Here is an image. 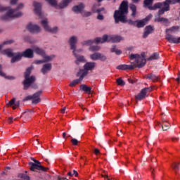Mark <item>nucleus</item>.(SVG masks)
<instances>
[{"instance_id":"nucleus-62","label":"nucleus","mask_w":180,"mask_h":180,"mask_svg":"<svg viewBox=\"0 0 180 180\" xmlns=\"http://www.w3.org/2000/svg\"><path fill=\"white\" fill-rule=\"evenodd\" d=\"M169 4H172V5H175V4H178V0H169Z\"/></svg>"},{"instance_id":"nucleus-10","label":"nucleus","mask_w":180,"mask_h":180,"mask_svg":"<svg viewBox=\"0 0 180 180\" xmlns=\"http://www.w3.org/2000/svg\"><path fill=\"white\" fill-rule=\"evenodd\" d=\"M153 91V87H146L143 89L139 94L135 96V99L137 101H143L146 96H147L148 92H151Z\"/></svg>"},{"instance_id":"nucleus-48","label":"nucleus","mask_w":180,"mask_h":180,"mask_svg":"<svg viewBox=\"0 0 180 180\" xmlns=\"http://www.w3.org/2000/svg\"><path fill=\"white\" fill-rule=\"evenodd\" d=\"M172 168H173L174 172H176V174L178 172V171H179V165H178V164H176V163H174L172 165Z\"/></svg>"},{"instance_id":"nucleus-1","label":"nucleus","mask_w":180,"mask_h":180,"mask_svg":"<svg viewBox=\"0 0 180 180\" xmlns=\"http://www.w3.org/2000/svg\"><path fill=\"white\" fill-rule=\"evenodd\" d=\"M129 13V2L123 1L120 5L119 9L115 10L113 15L115 23H128L129 25H136V22L128 20L127 14Z\"/></svg>"},{"instance_id":"nucleus-26","label":"nucleus","mask_w":180,"mask_h":180,"mask_svg":"<svg viewBox=\"0 0 180 180\" xmlns=\"http://www.w3.org/2000/svg\"><path fill=\"white\" fill-rule=\"evenodd\" d=\"M117 70H134V66L131 63V65H120L117 67Z\"/></svg>"},{"instance_id":"nucleus-64","label":"nucleus","mask_w":180,"mask_h":180,"mask_svg":"<svg viewBox=\"0 0 180 180\" xmlns=\"http://www.w3.org/2000/svg\"><path fill=\"white\" fill-rule=\"evenodd\" d=\"M44 155L45 157H50V150L44 152Z\"/></svg>"},{"instance_id":"nucleus-49","label":"nucleus","mask_w":180,"mask_h":180,"mask_svg":"<svg viewBox=\"0 0 180 180\" xmlns=\"http://www.w3.org/2000/svg\"><path fill=\"white\" fill-rule=\"evenodd\" d=\"M165 12H167V10L162 8L158 11V16H162V15H164V13H165Z\"/></svg>"},{"instance_id":"nucleus-21","label":"nucleus","mask_w":180,"mask_h":180,"mask_svg":"<svg viewBox=\"0 0 180 180\" xmlns=\"http://www.w3.org/2000/svg\"><path fill=\"white\" fill-rule=\"evenodd\" d=\"M21 54L25 58H33L34 57L33 49H27L25 51H22Z\"/></svg>"},{"instance_id":"nucleus-12","label":"nucleus","mask_w":180,"mask_h":180,"mask_svg":"<svg viewBox=\"0 0 180 180\" xmlns=\"http://www.w3.org/2000/svg\"><path fill=\"white\" fill-rule=\"evenodd\" d=\"M166 40L169 41V43H174V44H178L179 43L180 38L176 37L169 32H166V36H165Z\"/></svg>"},{"instance_id":"nucleus-41","label":"nucleus","mask_w":180,"mask_h":180,"mask_svg":"<svg viewBox=\"0 0 180 180\" xmlns=\"http://www.w3.org/2000/svg\"><path fill=\"white\" fill-rule=\"evenodd\" d=\"M46 1L48 2L51 6H53V8H56L58 5L57 0H46Z\"/></svg>"},{"instance_id":"nucleus-38","label":"nucleus","mask_w":180,"mask_h":180,"mask_svg":"<svg viewBox=\"0 0 180 180\" xmlns=\"http://www.w3.org/2000/svg\"><path fill=\"white\" fill-rule=\"evenodd\" d=\"M18 178H20V179H22V180H30V176L23 173H19Z\"/></svg>"},{"instance_id":"nucleus-15","label":"nucleus","mask_w":180,"mask_h":180,"mask_svg":"<svg viewBox=\"0 0 180 180\" xmlns=\"http://www.w3.org/2000/svg\"><path fill=\"white\" fill-rule=\"evenodd\" d=\"M34 12L39 18H43V12H41V4L34 1L33 3Z\"/></svg>"},{"instance_id":"nucleus-43","label":"nucleus","mask_w":180,"mask_h":180,"mask_svg":"<svg viewBox=\"0 0 180 180\" xmlns=\"http://www.w3.org/2000/svg\"><path fill=\"white\" fill-rule=\"evenodd\" d=\"M81 15L83 16V18H89V16L92 15V12L83 10Z\"/></svg>"},{"instance_id":"nucleus-60","label":"nucleus","mask_w":180,"mask_h":180,"mask_svg":"<svg viewBox=\"0 0 180 180\" xmlns=\"http://www.w3.org/2000/svg\"><path fill=\"white\" fill-rule=\"evenodd\" d=\"M18 0H10V5H16Z\"/></svg>"},{"instance_id":"nucleus-50","label":"nucleus","mask_w":180,"mask_h":180,"mask_svg":"<svg viewBox=\"0 0 180 180\" xmlns=\"http://www.w3.org/2000/svg\"><path fill=\"white\" fill-rule=\"evenodd\" d=\"M15 102H16V98H13L6 105L7 106H13V105H15Z\"/></svg>"},{"instance_id":"nucleus-20","label":"nucleus","mask_w":180,"mask_h":180,"mask_svg":"<svg viewBox=\"0 0 180 180\" xmlns=\"http://www.w3.org/2000/svg\"><path fill=\"white\" fill-rule=\"evenodd\" d=\"M22 53L20 52H16L13 53V56H11V64H13V63H16L18 61H20L22 60Z\"/></svg>"},{"instance_id":"nucleus-44","label":"nucleus","mask_w":180,"mask_h":180,"mask_svg":"<svg viewBox=\"0 0 180 180\" xmlns=\"http://www.w3.org/2000/svg\"><path fill=\"white\" fill-rule=\"evenodd\" d=\"M116 82H117V85H119L120 86H124V85H126V82H124V81H123L122 77L117 79Z\"/></svg>"},{"instance_id":"nucleus-25","label":"nucleus","mask_w":180,"mask_h":180,"mask_svg":"<svg viewBox=\"0 0 180 180\" xmlns=\"http://www.w3.org/2000/svg\"><path fill=\"white\" fill-rule=\"evenodd\" d=\"M80 91H83L84 92H86V94H92V88L91 86H86V84H82L79 86Z\"/></svg>"},{"instance_id":"nucleus-18","label":"nucleus","mask_w":180,"mask_h":180,"mask_svg":"<svg viewBox=\"0 0 180 180\" xmlns=\"http://www.w3.org/2000/svg\"><path fill=\"white\" fill-rule=\"evenodd\" d=\"M72 53L76 58V61H75V64H77V65H79L80 63H86V60L85 59V57H84V56L77 54V53H75V51H73Z\"/></svg>"},{"instance_id":"nucleus-33","label":"nucleus","mask_w":180,"mask_h":180,"mask_svg":"<svg viewBox=\"0 0 180 180\" xmlns=\"http://www.w3.org/2000/svg\"><path fill=\"white\" fill-rule=\"evenodd\" d=\"M129 9L132 11L131 15L132 18H136V13L137 12V7H136V5L131 4H129Z\"/></svg>"},{"instance_id":"nucleus-14","label":"nucleus","mask_w":180,"mask_h":180,"mask_svg":"<svg viewBox=\"0 0 180 180\" xmlns=\"http://www.w3.org/2000/svg\"><path fill=\"white\" fill-rule=\"evenodd\" d=\"M41 94H43V91L41 90L35 92L32 95V103H33L34 105H37V103H40V102H41V98H40V96L41 95Z\"/></svg>"},{"instance_id":"nucleus-32","label":"nucleus","mask_w":180,"mask_h":180,"mask_svg":"<svg viewBox=\"0 0 180 180\" xmlns=\"http://www.w3.org/2000/svg\"><path fill=\"white\" fill-rule=\"evenodd\" d=\"M72 0H63L60 4H59V8L60 9H64V8H67L68 6V4L71 2Z\"/></svg>"},{"instance_id":"nucleus-34","label":"nucleus","mask_w":180,"mask_h":180,"mask_svg":"<svg viewBox=\"0 0 180 180\" xmlns=\"http://www.w3.org/2000/svg\"><path fill=\"white\" fill-rule=\"evenodd\" d=\"M158 58H160V53H154L148 58H147V60L153 61V60H158Z\"/></svg>"},{"instance_id":"nucleus-19","label":"nucleus","mask_w":180,"mask_h":180,"mask_svg":"<svg viewBox=\"0 0 180 180\" xmlns=\"http://www.w3.org/2000/svg\"><path fill=\"white\" fill-rule=\"evenodd\" d=\"M79 77V79H75L70 82V86H75L77 84H79V82H82V79L86 77V72L81 74Z\"/></svg>"},{"instance_id":"nucleus-7","label":"nucleus","mask_w":180,"mask_h":180,"mask_svg":"<svg viewBox=\"0 0 180 180\" xmlns=\"http://www.w3.org/2000/svg\"><path fill=\"white\" fill-rule=\"evenodd\" d=\"M169 0H165L164 2H158L155 3L153 5V7H149L150 11H156V9H161L162 8L165 11H169Z\"/></svg>"},{"instance_id":"nucleus-52","label":"nucleus","mask_w":180,"mask_h":180,"mask_svg":"<svg viewBox=\"0 0 180 180\" xmlns=\"http://www.w3.org/2000/svg\"><path fill=\"white\" fill-rule=\"evenodd\" d=\"M20 105V101H15L14 106H12V108L13 110H15V109H16V108H19Z\"/></svg>"},{"instance_id":"nucleus-29","label":"nucleus","mask_w":180,"mask_h":180,"mask_svg":"<svg viewBox=\"0 0 180 180\" xmlns=\"http://www.w3.org/2000/svg\"><path fill=\"white\" fill-rule=\"evenodd\" d=\"M146 78H147V79H150L151 81H153V82H157V81H158L160 77H158L153 73H150L146 75Z\"/></svg>"},{"instance_id":"nucleus-30","label":"nucleus","mask_w":180,"mask_h":180,"mask_svg":"<svg viewBox=\"0 0 180 180\" xmlns=\"http://www.w3.org/2000/svg\"><path fill=\"white\" fill-rule=\"evenodd\" d=\"M41 25L42 27H44L45 32H47L50 28V25H49V21H47V18H45L41 21Z\"/></svg>"},{"instance_id":"nucleus-6","label":"nucleus","mask_w":180,"mask_h":180,"mask_svg":"<svg viewBox=\"0 0 180 180\" xmlns=\"http://www.w3.org/2000/svg\"><path fill=\"white\" fill-rule=\"evenodd\" d=\"M96 67V63L95 62H86L84 65V69H79V72L77 73V77H79L84 72H86V75H88V71H92V70L95 69Z\"/></svg>"},{"instance_id":"nucleus-31","label":"nucleus","mask_w":180,"mask_h":180,"mask_svg":"<svg viewBox=\"0 0 180 180\" xmlns=\"http://www.w3.org/2000/svg\"><path fill=\"white\" fill-rule=\"evenodd\" d=\"M154 2V0H144L143 1V6L144 8H148L150 10V8H153L154 6H153V4Z\"/></svg>"},{"instance_id":"nucleus-61","label":"nucleus","mask_w":180,"mask_h":180,"mask_svg":"<svg viewBox=\"0 0 180 180\" xmlns=\"http://www.w3.org/2000/svg\"><path fill=\"white\" fill-rule=\"evenodd\" d=\"M23 6H25V5H24L23 4H20L17 6L16 9H18V11H19V9H23Z\"/></svg>"},{"instance_id":"nucleus-27","label":"nucleus","mask_w":180,"mask_h":180,"mask_svg":"<svg viewBox=\"0 0 180 180\" xmlns=\"http://www.w3.org/2000/svg\"><path fill=\"white\" fill-rule=\"evenodd\" d=\"M180 26H173L170 28H167L165 30V33H177V32H179Z\"/></svg>"},{"instance_id":"nucleus-45","label":"nucleus","mask_w":180,"mask_h":180,"mask_svg":"<svg viewBox=\"0 0 180 180\" xmlns=\"http://www.w3.org/2000/svg\"><path fill=\"white\" fill-rule=\"evenodd\" d=\"M89 51H99L101 50V46H91L89 48Z\"/></svg>"},{"instance_id":"nucleus-39","label":"nucleus","mask_w":180,"mask_h":180,"mask_svg":"<svg viewBox=\"0 0 180 180\" xmlns=\"http://www.w3.org/2000/svg\"><path fill=\"white\" fill-rule=\"evenodd\" d=\"M44 57V63H49V61H51V60H53V58H54V55L51 56H46V52L44 53V56H42Z\"/></svg>"},{"instance_id":"nucleus-24","label":"nucleus","mask_w":180,"mask_h":180,"mask_svg":"<svg viewBox=\"0 0 180 180\" xmlns=\"http://www.w3.org/2000/svg\"><path fill=\"white\" fill-rule=\"evenodd\" d=\"M32 51L33 53H36V54H39V56H44V50L43 49L37 46H32Z\"/></svg>"},{"instance_id":"nucleus-51","label":"nucleus","mask_w":180,"mask_h":180,"mask_svg":"<svg viewBox=\"0 0 180 180\" xmlns=\"http://www.w3.org/2000/svg\"><path fill=\"white\" fill-rule=\"evenodd\" d=\"M101 12H104V13H106V11H105V7L97 8V11H96V13H98V15L101 13Z\"/></svg>"},{"instance_id":"nucleus-47","label":"nucleus","mask_w":180,"mask_h":180,"mask_svg":"<svg viewBox=\"0 0 180 180\" xmlns=\"http://www.w3.org/2000/svg\"><path fill=\"white\" fill-rule=\"evenodd\" d=\"M2 70H4V68L2 65L0 64V77H6V73Z\"/></svg>"},{"instance_id":"nucleus-22","label":"nucleus","mask_w":180,"mask_h":180,"mask_svg":"<svg viewBox=\"0 0 180 180\" xmlns=\"http://www.w3.org/2000/svg\"><path fill=\"white\" fill-rule=\"evenodd\" d=\"M51 68H52L51 63H46L43 65L41 70V72H42V74L45 75V74H47L49 71H51Z\"/></svg>"},{"instance_id":"nucleus-35","label":"nucleus","mask_w":180,"mask_h":180,"mask_svg":"<svg viewBox=\"0 0 180 180\" xmlns=\"http://www.w3.org/2000/svg\"><path fill=\"white\" fill-rule=\"evenodd\" d=\"M155 22H162L165 25H168V23H169V20H168L167 18L160 17L156 18Z\"/></svg>"},{"instance_id":"nucleus-53","label":"nucleus","mask_w":180,"mask_h":180,"mask_svg":"<svg viewBox=\"0 0 180 180\" xmlns=\"http://www.w3.org/2000/svg\"><path fill=\"white\" fill-rule=\"evenodd\" d=\"M97 19H98V20H104L105 16H103V15H102V13H98L97 15Z\"/></svg>"},{"instance_id":"nucleus-58","label":"nucleus","mask_w":180,"mask_h":180,"mask_svg":"<svg viewBox=\"0 0 180 180\" xmlns=\"http://www.w3.org/2000/svg\"><path fill=\"white\" fill-rule=\"evenodd\" d=\"M14 42H15V41L11 39V40L4 41L2 44H4V46H5V44H12Z\"/></svg>"},{"instance_id":"nucleus-42","label":"nucleus","mask_w":180,"mask_h":180,"mask_svg":"<svg viewBox=\"0 0 180 180\" xmlns=\"http://www.w3.org/2000/svg\"><path fill=\"white\" fill-rule=\"evenodd\" d=\"M162 130H164V131L168 130V129H169V127H171V124H169V123L168 122H163V124L161 125Z\"/></svg>"},{"instance_id":"nucleus-57","label":"nucleus","mask_w":180,"mask_h":180,"mask_svg":"<svg viewBox=\"0 0 180 180\" xmlns=\"http://www.w3.org/2000/svg\"><path fill=\"white\" fill-rule=\"evenodd\" d=\"M140 57L144 60V63H147L148 60L146 59V53H141Z\"/></svg>"},{"instance_id":"nucleus-3","label":"nucleus","mask_w":180,"mask_h":180,"mask_svg":"<svg viewBox=\"0 0 180 180\" xmlns=\"http://www.w3.org/2000/svg\"><path fill=\"white\" fill-rule=\"evenodd\" d=\"M32 70H33V68H28L25 74H24V81L22 82V84L24 85V89L27 90L29 88H33V89H37L39 88V86H37V84H34L36 82V77L35 76H30V74H32Z\"/></svg>"},{"instance_id":"nucleus-17","label":"nucleus","mask_w":180,"mask_h":180,"mask_svg":"<svg viewBox=\"0 0 180 180\" xmlns=\"http://www.w3.org/2000/svg\"><path fill=\"white\" fill-rule=\"evenodd\" d=\"M84 9H85V4L84 3H80L77 6L72 7V11L75 13H82Z\"/></svg>"},{"instance_id":"nucleus-16","label":"nucleus","mask_w":180,"mask_h":180,"mask_svg":"<svg viewBox=\"0 0 180 180\" xmlns=\"http://www.w3.org/2000/svg\"><path fill=\"white\" fill-rule=\"evenodd\" d=\"M154 32V26L148 25L145 27V31L142 35L143 39H147L151 33Z\"/></svg>"},{"instance_id":"nucleus-2","label":"nucleus","mask_w":180,"mask_h":180,"mask_svg":"<svg viewBox=\"0 0 180 180\" xmlns=\"http://www.w3.org/2000/svg\"><path fill=\"white\" fill-rule=\"evenodd\" d=\"M0 12L3 13L1 16H0V19L3 20V22H8L9 19L21 18V16L23 15L22 11L17 8L9 10V7H4L1 5H0Z\"/></svg>"},{"instance_id":"nucleus-11","label":"nucleus","mask_w":180,"mask_h":180,"mask_svg":"<svg viewBox=\"0 0 180 180\" xmlns=\"http://www.w3.org/2000/svg\"><path fill=\"white\" fill-rule=\"evenodd\" d=\"M68 43L70 46V50H72V51H77V43H78V37L75 35L70 37L68 41Z\"/></svg>"},{"instance_id":"nucleus-40","label":"nucleus","mask_w":180,"mask_h":180,"mask_svg":"<svg viewBox=\"0 0 180 180\" xmlns=\"http://www.w3.org/2000/svg\"><path fill=\"white\" fill-rule=\"evenodd\" d=\"M137 22L136 27L140 28V27H144L147 23L144 21V20L136 21Z\"/></svg>"},{"instance_id":"nucleus-56","label":"nucleus","mask_w":180,"mask_h":180,"mask_svg":"<svg viewBox=\"0 0 180 180\" xmlns=\"http://www.w3.org/2000/svg\"><path fill=\"white\" fill-rule=\"evenodd\" d=\"M30 100L33 101V97H32V96H26V97L22 100V101H23V102H26V101H30Z\"/></svg>"},{"instance_id":"nucleus-46","label":"nucleus","mask_w":180,"mask_h":180,"mask_svg":"<svg viewBox=\"0 0 180 180\" xmlns=\"http://www.w3.org/2000/svg\"><path fill=\"white\" fill-rule=\"evenodd\" d=\"M100 6L101 4L99 3L94 4L91 7V12H93V13H96V11L98 9V7Z\"/></svg>"},{"instance_id":"nucleus-36","label":"nucleus","mask_w":180,"mask_h":180,"mask_svg":"<svg viewBox=\"0 0 180 180\" xmlns=\"http://www.w3.org/2000/svg\"><path fill=\"white\" fill-rule=\"evenodd\" d=\"M111 53H115V54H117V56H120V54H122V51L117 49V48H116V45H113L110 49Z\"/></svg>"},{"instance_id":"nucleus-28","label":"nucleus","mask_w":180,"mask_h":180,"mask_svg":"<svg viewBox=\"0 0 180 180\" xmlns=\"http://www.w3.org/2000/svg\"><path fill=\"white\" fill-rule=\"evenodd\" d=\"M1 53H3L4 56H7V57L12 58V56H13V49H7L3 50L1 51Z\"/></svg>"},{"instance_id":"nucleus-54","label":"nucleus","mask_w":180,"mask_h":180,"mask_svg":"<svg viewBox=\"0 0 180 180\" xmlns=\"http://www.w3.org/2000/svg\"><path fill=\"white\" fill-rule=\"evenodd\" d=\"M71 143L73 146H78V143H79V141L77 140V139H72Z\"/></svg>"},{"instance_id":"nucleus-4","label":"nucleus","mask_w":180,"mask_h":180,"mask_svg":"<svg viewBox=\"0 0 180 180\" xmlns=\"http://www.w3.org/2000/svg\"><path fill=\"white\" fill-rule=\"evenodd\" d=\"M122 40H124L123 37L120 35H108L104 34L101 38H97L96 41L97 43H120Z\"/></svg>"},{"instance_id":"nucleus-5","label":"nucleus","mask_w":180,"mask_h":180,"mask_svg":"<svg viewBox=\"0 0 180 180\" xmlns=\"http://www.w3.org/2000/svg\"><path fill=\"white\" fill-rule=\"evenodd\" d=\"M130 60H135L134 62H131L134 68H143L146 65L147 62H144L141 56L139 54H131L129 56Z\"/></svg>"},{"instance_id":"nucleus-9","label":"nucleus","mask_w":180,"mask_h":180,"mask_svg":"<svg viewBox=\"0 0 180 180\" xmlns=\"http://www.w3.org/2000/svg\"><path fill=\"white\" fill-rule=\"evenodd\" d=\"M28 165L30 167V171H32L33 172H37V171H44V172H46V171L49 169V168L44 167L41 166V165L34 164V162H30L28 163Z\"/></svg>"},{"instance_id":"nucleus-8","label":"nucleus","mask_w":180,"mask_h":180,"mask_svg":"<svg viewBox=\"0 0 180 180\" xmlns=\"http://www.w3.org/2000/svg\"><path fill=\"white\" fill-rule=\"evenodd\" d=\"M89 58L92 60V61H102L103 63H105L108 61V56L103 53H101L99 52H95L89 56Z\"/></svg>"},{"instance_id":"nucleus-13","label":"nucleus","mask_w":180,"mask_h":180,"mask_svg":"<svg viewBox=\"0 0 180 180\" xmlns=\"http://www.w3.org/2000/svg\"><path fill=\"white\" fill-rule=\"evenodd\" d=\"M27 29L30 33H40L41 32V28L40 26L34 24H29Z\"/></svg>"},{"instance_id":"nucleus-37","label":"nucleus","mask_w":180,"mask_h":180,"mask_svg":"<svg viewBox=\"0 0 180 180\" xmlns=\"http://www.w3.org/2000/svg\"><path fill=\"white\" fill-rule=\"evenodd\" d=\"M48 32L49 33H52L53 34H56L58 32V27H49V28L48 29Z\"/></svg>"},{"instance_id":"nucleus-23","label":"nucleus","mask_w":180,"mask_h":180,"mask_svg":"<svg viewBox=\"0 0 180 180\" xmlns=\"http://www.w3.org/2000/svg\"><path fill=\"white\" fill-rule=\"evenodd\" d=\"M97 38L98 37L95 38L94 40L89 39V40L83 41L81 42V44H82V46H90V47H91V44H99V43H101V42L96 41Z\"/></svg>"},{"instance_id":"nucleus-59","label":"nucleus","mask_w":180,"mask_h":180,"mask_svg":"<svg viewBox=\"0 0 180 180\" xmlns=\"http://www.w3.org/2000/svg\"><path fill=\"white\" fill-rule=\"evenodd\" d=\"M44 62V60H35L34 64L39 65V64H43Z\"/></svg>"},{"instance_id":"nucleus-63","label":"nucleus","mask_w":180,"mask_h":180,"mask_svg":"<svg viewBox=\"0 0 180 180\" xmlns=\"http://www.w3.org/2000/svg\"><path fill=\"white\" fill-rule=\"evenodd\" d=\"M94 154H96V155H98V154H101V151L98 148H94Z\"/></svg>"},{"instance_id":"nucleus-55","label":"nucleus","mask_w":180,"mask_h":180,"mask_svg":"<svg viewBox=\"0 0 180 180\" xmlns=\"http://www.w3.org/2000/svg\"><path fill=\"white\" fill-rule=\"evenodd\" d=\"M153 18V15L149 14L146 18H145L144 19H143L145 22V23H147V22H148V20H150V19H151Z\"/></svg>"}]
</instances>
